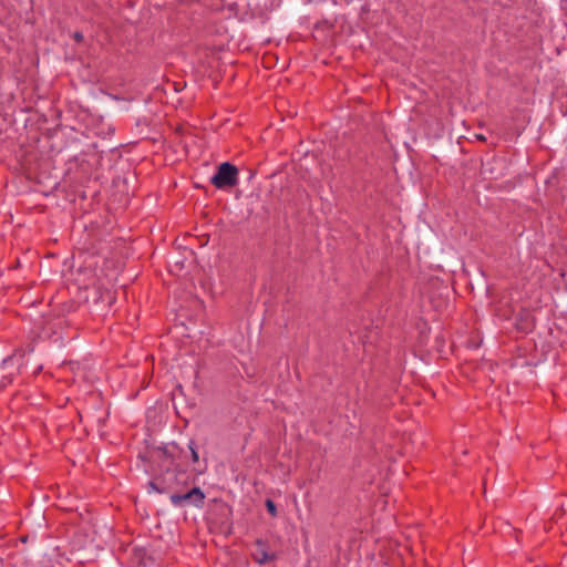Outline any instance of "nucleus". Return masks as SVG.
Wrapping results in <instances>:
<instances>
[{
  "mask_svg": "<svg viewBox=\"0 0 567 567\" xmlns=\"http://www.w3.org/2000/svg\"><path fill=\"white\" fill-rule=\"evenodd\" d=\"M266 507H267L268 512L271 514V516H276L277 515L276 505H275V503L271 499H267L266 501Z\"/></svg>",
  "mask_w": 567,
  "mask_h": 567,
  "instance_id": "nucleus-6",
  "label": "nucleus"
},
{
  "mask_svg": "<svg viewBox=\"0 0 567 567\" xmlns=\"http://www.w3.org/2000/svg\"><path fill=\"white\" fill-rule=\"evenodd\" d=\"M205 495L199 487H193L190 491L184 494H172L169 496L171 503L175 507H182L184 505L202 506L204 503Z\"/></svg>",
  "mask_w": 567,
  "mask_h": 567,
  "instance_id": "nucleus-2",
  "label": "nucleus"
},
{
  "mask_svg": "<svg viewBox=\"0 0 567 567\" xmlns=\"http://www.w3.org/2000/svg\"><path fill=\"white\" fill-rule=\"evenodd\" d=\"M257 546L259 547V549L254 554V558L256 560L257 564L259 565H264L266 564L267 561L271 560L272 559V556H270L264 548H262V542L261 540H257Z\"/></svg>",
  "mask_w": 567,
  "mask_h": 567,
  "instance_id": "nucleus-4",
  "label": "nucleus"
},
{
  "mask_svg": "<svg viewBox=\"0 0 567 567\" xmlns=\"http://www.w3.org/2000/svg\"><path fill=\"white\" fill-rule=\"evenodd\" d=\"M73 38L75 41L80 42L83 40V34L81 32H74Z\"/></svg>",
  "mask_w": 567,
  "mask_h": 567,
  "instance_id": "nucleus-7",
  "label": "nucleus"
},
{
  "mask_svg": "<svg viewBox=\"0 0 567 567\" xmlns=\"http://www.w3.org/2000/svg\"><path fill=\"white\" fill-rule=\"evenodd\" d=\"M173 478H177V475L175 474V472L167 471L165 476H164L165 485L159 487L156 483L150 482V484H148L150 491L157 492V493H166V492H168L169 489H172L171 481Z\"/></svg>",
  "mask_w": 567,
  "mask_h": 567,
  "instance_id": "nucleus-3",
  "label": "nucleus"
},
{
  "mask_svg": "<svg viewBox=\"0 0 567 567\" xmlns=\"http://www.w3.org/2000/svg\"><path fill=\"white\" fill-rule=\"evenodd\" d=\"M13 359L12 358H8V359H4L3 360V364L8 363L9 361H12Z\"/></svg>",
  "mask_w": 567,
  "mask_h": 567,
  "instance_id": "nucleus-8",
  "label": "nucleus"
},
{
  "mask_svg": "<svg viewBox=\"0 0 567 567\" xmlns=\"http://www.w3.org/2000/svg\"><path fill=\"white\" fill-rule=\"evenodd\" d=\"M188 449H189V451H190L192 461H193L194 463L198 462L199 456H198V453H197V451H196V444H195V442H194V441H189V443H188Z\"/></svg>",
  "mask_w": 567,
  "mask_h": 567,
  "instance_id": "nucleus-5",
  "label": "nucleus"
},
{
  "mask_svg": "<svg viewBox=\"0 0 567 567\" xmlns=\"http://www.w3.org/2000/svg\"><path fill=\"white\" fill-rule=\"evenodd\" d=\"M237 168L230 163L219 165L217 173L210 178L213 185L217 188L234 186L237 184Z\"/></svg>",
  "mask_w": 567,
  "mask_h": 567,
  "instance_id": "nucleus-1",
  "label": "nucleus"
}]
</instances>
